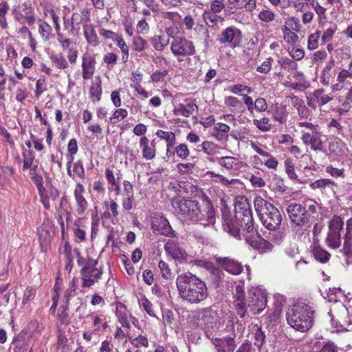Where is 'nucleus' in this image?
<instances>
[{"mask_svg": "<svg viewBox=\"0 0 352 352\" xmlns=\"http://www.w3.org/2000/svg\"><path fill=\"white\" fill-rule=\"evenodd\" d=\"M171 204L175 213L186 222L199 223L204 227L215 223V211L210 202L201 205L195 200L175 199Z\"/></svg>", "mask_w": 352, "mask_h": 352, "instance_id": "obj_1", "label": "nucleus"}, {"mask_svg": "<svg viewBox=\"0 0 352 352\" xmlns=\"http://www.w3.org/2000/svg\"><path fill=\"white\" fill-rule=\"evenodd\" d=\"M234 212L236 219L242 228V234L247 243L261 253L272 250L273 245L258 236L257 230L254 225L250 205L246 199L236 202Z\"/></svg>", "mask_w": 352, "mask_h": 352, "instance_id": "obj_2", "label": "nucleus"}, {"mask_svg": "<svg viewBox=\"0 0 352 352\" xmlns=\"http://www.w3.org/2000/svg\"><path fill=\"white\" fill-rule=\"evenodd\" d=\"M175 283L179 298L186 302L198 304L208 297L206 283L191 272L179 274Z\"/></svg>", "mask_w": 352, "mask_h": 352, "instance_id": "obj_3", "label": "nucleus"}, {"mask_svg": "<svg viewBox=\"0 0 352 352\" xmlns=\"http://www.w3.org/2000/svg\"><path fill=\"white\" fill-rule=\"evenodd\" d=\"M314 310L305 302H298L287 311L288 324L294 329L306 332L313 325Z\"/></svg>", "mask_w": 352, "mask_h": 352, "instance_id": "obj_4", "label": "nucleus"}, {"mask_svg": "<svg viewBox=\"0 0 352 352\" xmlns=\"http://www.w3.org/2000/svg\"><path fill=\"white\" fill-rule=\"evenodd\" d=\"M255 210L263 226L269 230H278L282 221L281 214L271 203L257 196L254 200Z\"/></svg>", "mask_w": 352, "mask_h": 352, "instance_id": "obj_5", "label": "nucleus"}, {"mask_svg": "<svg viewBox=\"0 0 352 352\" xmlns=\"http://www.w3.org/2000/svg\"><path fill=\"white\" fill-rule=\"evenodd\" d=\"M98 261L89 259L86 265L80 270L82 279V287L89 288L93 286L100 279L102 274V270L96 267Z\"/></svg>", "mask_w": 352, "mask_h": 352, "instance_id": "obj_6", "label": "nucleus"}, {"mask_svg": "<svg viewBox=\"0 0 352 352\" xmlns=\"http://www.w3.org/2000/svg\"><path fill=\"white\" fill-rule=\"evenodd\" d=\"M249 312L252 315L260 314L267 305V294L261 287H253L249 291L248 295Z\"/></svg>", "mask_w": 352, "mask_h": 352, "instance_id": "obj_7", "label": "nucleus"}, {"mask_svg": "<svg viewBox=\"0 0 352 352\" xmlns=\"http://www.w3.org/2000/svg\"><path fill=\"white\" fill-rule=\"evenodd\" d=\"M286 212L292 224L302 228L306 226L310 219V214L305 210L300 204L290 203L286 208Z\"/></svg>", "mask_w": 352, "mask_h": 352, "instance_id": "obj_8", "label": "nucleus"}, {"mask_svg": "<svg viewBox=\"0 0 352 352\" xmlns=\"http://www.w3.org/2000/svg\"><path fill=\"white\" fill-rule=\"evenodd\" d=\"M343 226L344 222L340 217L335 216L329 221V232L326 238V243L329 248L336 249L340 246V231L343 229Z\"/></svg>", "mask_w": 352, "mask_h": 352, "instance_id": "obj_9", "label": "nucleus"}, {"mask_svg": "<svg viewBox=\"0 0 352 352\" xmlns=\"http://www.w3.org/2000/svg\"><path fill=\"white\" fill-rule=\"evenodd\" d=\"M170 50L176 56H192L196 52L192 41L181 37L173 39L171 42Z\"/></svg>", "mask_w": 352, "mask_h": 352, "instance_id": "obj_10", "label": "nucleus"}, {"mask_svg": "<svg viewBox=\"0 0 352 352\" xmlns=\"http://www.w3.org/2000/svg\"><path fill=\"white\" fill-rule=\"evenodd\" d=\"M234 306L236 314L240 318L245 319L249 317V307L248 299L245 298L243 286L237 285L235 287Z\"/></svg>", "mask_w": 352, "mask_h": 352, "instance_id": "obj_11", "label": "nucleus"}, {"mask_svg": "<svg viewBox=\"0 0 352 352\" xmlns=\"http://www.w3.org/2000/svg\"><path fill=\"white\" fill-rule=\"evenodd\" d=\"M16 21L22 22L23 20L30 25L35 22L34 9L30 3L25 2L15 6L12 10Z\"/></svg>", "mask_w": 352, "mask_h": 352, "instance_id": "obj_12", "label": "nucleus"}, {"mask_svg": "<svg viewBox=\"0 0 352 352\" xmlns=\"http://www.w3.org/2000/svg\"><path fill=\"white\" fill-rule=\"evenodd\" d=\"M300 140L305 146H309L314 151H322L323 149L322 134L318 130L314 131L302 130Z\"/></svg>", "mask_w": 352, "mask_h": 352, "instance_id": "obj_13", "label": "nucleus"}, {"mask_svg": "<svg viewBox=\"0 0 352 352\" xmlns=\"http://www.w3.org/2000/svg\"><path fill=\"white\" fill-rule=\"evenodd\" d=\"M153 232L166 236H175V231L172 229L168 221L162 215H155L151 222Z\"/></svg>", "mask_w": 352, "mask_h": 352, "instance_id": "obj_14", "label": "nucleus"}, {"mask_svg": "<svg viewBox=\"0 0 352 352\" xmlns=\"http://www.w3.org/2000/svg\"><path fill=\"white\" fill-rule=\"evenodd\" d=\"M164 250L166 254L174 260L181 263L188 261V254L185 250L180 247L179 243L173 239L168 240L164 245Z\"/></svg>", "mask_w": 352, "mask_h": 352, "instance_id": "obj_15", "label": "nucleus"}, {"mask_svg": "<svg viewBox=\"0 0 352 352\" xmlns=\"http://www.w3.org/2000/svg\"><path fill=\"white\" fill-rule=\"evenodd\" d=\"M89 11L87 8H83L80 12H74L70 19L69 34L73 36L77 35L80 25L84 22L89 21Z\"/></svg>", "mask_w": 352, "mask_h": 352, "instance_id": "obj_16", "label": "nucleus"}, {"mask_svg": "<svg viewBox=\"0 0 352 352\" xmlns=\"http://www.w3.org/2000/svg\"><path fill=\"white\" fill-rule=\"evenodd\" d=\"M223 226L224 230L229 232L232 236L236 239H241L240 223L234 216V219H232L229 212L223 211L222 212Z\"/></svg>", "mask_w": 352, "mask_h": 352, "instance_id": "obj_17", "label": "nucleus"}, {"mask_svg": "<svg viewBox=\"0 0 352 352\" xmlns=\"http://www.w3.org/2000/svg\"><path fill=\"white\" fill-rule=\"evenodd\" d=\"M241 38V31L235 27H228L223 30L219 35L218 41L221 44H233L236 45Z\"/></svg>", "mask_w": 352, "mask_h": 352, "instance_id": "obj_18", "label": "nucleus"}, {"mask_svg": "<svg viewBox=\"0 0 352 352\" xmlns=\"http://www.w3.org/2000/svg\"><path fill=\"white\" fill-rule=\"evenodd\" d=\"M216 262L226 272L232 275L240 274L243 269L241 263L230 257H217Z\"/></svg>", "mask_w": 352, "mask_h": 352, "instance_id": "obj_19", "label": "nucleus"}, {"mask_svg": "<svg viewBox=\"0 0 352 352\" xmlns=\"http://www.w3.org/2000/svg\"><path fill=\"white\" fill-rule=\"evenodd\" d=\"M96 58L94 55L85 53L82 56V76L84 80L92 78L96 70Z\"/></svg>", "mask_w": 352, "mask_h": 352, "instance_id": "obj_20", "label": "nucleus"}, {"mask_svg": "<svg viewBox=\"0 0 352 352\" xmlns=\"http://www.w3.org/2000/svg\"><path fill=\"white\" fill-rule=\"evenodd\" d=\"M251 148L256 152L258 155L267 157V160L264 162V164L270 169L276 170L278 161L277 159L272 156L270 153L265 151L266 147L260 144H257L254 142H250V143Z\"/></svg>", "mask_w": 352, "mask_h": 352, "instance_id": "obj_21", "label": "nucleus"}, {"mask_svg": "<svg viewBox=\"0 0 352 352\" xmlns=\"http://www.w3.org/2000/svg\"><path fill=\"white\" fill-rule=\"evenodd\" d=\"M185 103H179L174 107L173 113L177 116L190 117L197 111V105L191 100L186 99Z\"/></svg>", "mask_w": 352, "mask_h": 352, "instance_id": "obj_22", "label": "nucleus"}, {"mask_svg": "<svg viewBox=\"0 0 352 352\" xmlns=\"http://www.w3.org/2000/svg\"><path fill=\"white\" fill-rule=\"evenodd\" d=\"M84 192L85 188L83 185L78 183L74 189V196L76 204V210L78 215L83 214L88 207V202L83 195Z\"/></svg>", "mask_w": 352, "mask_h": 352, "instance_id": "obj_23", "label": "nucleus"}, {"mask_svg": "<svg viewBox=\"0 0 352 352\" xmlns=\"http://www.w3.org/2000/svg\"><path fill=\"white\" fill-rule=\"evenodd\" d=\"M140 147L142 149V157L144 159L151 160L155 157L156 145L155 140L150 142L146 136H143L140 140Z\"/></svg>", "mask_w": 352, "mask_h": 352, "instance_id": "obj_24", "label": "nucleus"}, {"mask_svg": "<svg viewBox=\"0 0 352 352\" xmlns=\"http://www.w3.org/2000/svg\"><path fill=\"white\" fill-rule=\"evenodd\" d=\"M268 111L272 114L273 120L275 122L280 124H284L287 122L288 112L285 105L276 103L270 107Z\"/></svg>", "mask_w": 352, "mask_h": 352, "instance_id": "obj_25", "label": "nucleus"}, {"mask_svg": "<svg viewBox=\"0 0 352 352\" xmlns=\"http://www.w3.org/2000/svg\"><path fill=\"white\" fill-rule=\"evenodd\" d=\"M214 344L218 352H233L236 348L235 341L233 338H217Z\"/></svg>", "mask_w": 352, "mask_h": 352, "instance_id": "obj_26", "label": "nucleus"}, {"mask_svg": "<svg viewBox=\"0 0 352 352\" xmlns=\"http://www.w3.org/2000/svg\"><path fill=\"white\" fill-rule=\"evenodd\" d=\"M83 34L89 45L92 47L99 45V38L93 25L83 24Z\"/></svg>", "mask_w": 352, "mask_h": 352, "instance_id": "obj_27", "label": "nucleus"}, {"mask_svg": "<svg viewBox=\"0 0 352 352\" xmlns=\"http://www.w3.org/2000/svg\"><path fill=\"white\" fill-rule=\"evenodd\" d=\"M230 130V127L226 124L217 122L214 124L212 129L211 135L219 141L226 140Z\"/></svg>", "mask_w": 352, "mask_h": 352, "instance_id": "obj_28", "label": "nucleus"}, {"mask_svg": "<svg viewBox=\"0 0 352 352\" xmlns=\"http://www.w3.org/2000/svg\"><path fill=\"white\" fill-rule=\"evenodd\" d=\"M116 315L121 325L126 329H130V322L127 318V309L126 305L119 302L116 303Z\"/></svg>", "mask_w": 352, "mask_h": 352, "instance_id": "obj_29", "label": "nucleus"}, {"mask_svg": "<svg viewBox=\"0 0 352 352\" xmlns=\"http://www.w3.org/2000/svg\"><path fill=\"white\" fill-rule=\"evenodd\" d=\"M216 161L219 166H221L223 168H225L227 170L236 169L239 167V162L234 157L226 156L217 157L216 159Z\"/></svg>", "mask_w": 352, "mask_h": 352, "instance_id": "obj_30", "label": "nucleus"}, {"mask_svg": "<svg viewBox=\"0 0 352 352\" xmlns=\"http://www.w3.org/2000/svg\"><path fill=\"white\" fill-rule=\"evenodd\" d=\"M314 96H315V100L318 101V104L319 106H323L328 102H331L334 96L332 93L325 94L324 89H317L314 92Z\"/></svg>", "mask_w": 352, "mask_h": 352, "instance_id": "obj_31", "label": "nucleus"}, {"mask_svg": "<svg viewBox=\"0 0 352 352\" xmlns=\"http://www.w3.org/2000/svg\"><path fill=\"white\" fill-rule=\"evenodd\" d=\"M202 319L208 328L212 327L217 321V311L210 307L205 309L203 311Z\"/></svg>", "mask_w": 352, "mask_h": 352, "instance_id": "obj_32", "label": "nucleus"}, {"mask_svg": "<svg viewBox=\"0 0 352 352\" xmlns=\"http://www.w3.org/2000/svg\"><path fill=\"white\" fill-rule=\"evenodd\" d=\"M67 151L72 155L69 162L67 164V173L70 177H74V174L72 173L71 166L72 163L74 160L73 155H75L78 151V144L76 139H71L67 144Z\"/></svg>", "mask_w": 352, "mask_h": 352, "instance_id": "obj_33", "label": "nucleus"}, {"mask_svg": "<svg viewBox=\"0 0 352 352\" xmlns=\"http://www.w3.org/2000/svg\"><path fill=\"white\" fill-rule=\"evenodd\" d=\"M151 42L155 50L162 52L168 45L169 39L166 38L164 34L155 35L151 38Z\"/></svg>", "mask_w": 352, "mask_h": 352, "instance_id": "obj_34", "label": "nucleus"}, {"mask_svg": "<svg viewBox=\"0 0 352 352\" xmlns=\"http://www.w3.org/2000/svg\"><path fill=\"white\" fill-rule=\"evenodd\" d=\"M12 344L13 345L14 352H23L27 349L28 344L25 339V336L22 334H19L16 336L12 342Z\"/></svg>", "mask_w": 352, "mask_h": 352, "instance_id": "obj_35", "label": "nucleus"}, {"mask_svg": "<svg viewBox=\"0 0 352 352\" xmlns=\"http://www.w3.org/2000/svg\"><path fill=\"white\" fill-rule=\"evenodd\" d=\"M254 125L262 132H268L272 128L270 120L267 117H263L261 119H254Z\"/></svg>", "mask_w": 352, "mask_h": 352, "instance_id": "obj_36", "label": "nucleus"}, {"mask_svg": "<svg viewBox=\"0 0 352 352\" xmlns=\"http://www.w3.org/2000/svg\"><path fill=\"white\" fill-rule=\"evenodd\" d=\"M337 184L329 179H320L318 180H316L315 182H312L310 185V187L312 189H325L326 188H333V187L336 186Z\"/></svg>", "mask_w": 352, "mask_h": 352, "instance_id": "obj_37", "label": "nucleus"}, {"mask_svg": "<svg viewBox=\"0 0 352 352\" xmlns=\"http://www.w3.org/2000/svg\"><path fill=\"white\" fill-rule=\"evenodd\" d=\"M38 234L41 244L47 245L53 239L54 234L42 226L38 229Z\"/></svg>", "mask_w": 352, "mask_h": 352, "instance_id": "obj_38", "label": "nucleus"}, {"mask_svg": "<svg viewBox=\"0 0 352 352\" xmlns=\"http://www.w3.org/2000/svg\"><path fill=\"white\" fill-rule=\"evenodd\" d=\"M334 65V60H331L327 63L322 71L320 76V82L324 85H328L331 78V71Z\"/></svg>", "mask_w": 352, "mask_h": 352, "instance_id": "obj_39", "label": "nucleus"}, {"mask_svg": "<svg viewBox=\"0 0 352 352\" xmlns=\"http://www.w3.org/2000/svg\"><path fill=\"white\" fill-rule=\"evenodd\" d=\"M102 94L101 80L93 82L89 89V95L94 101H100Z\"/></svg>", "mask_w": 352, "mask_h": 352, "instance_id": "obj_40", "label": "nucleus"}, {"mask_svg": "<svg viewBox=\"0 0 352 352\" xmlns=\"http://www.w3.org/2000/svg\"><path fill=\"white\" fill-rule=\"evenodd\" d=\"M156 135L159 138L164 140L166 142V144H168V147L173 146L176 140L175 134L171 131H164L163 130H158L156 132Z\"/></svg>", "mask_w": 352, "mask_h": 352, "instance_id": "obj_41", "label": "nucleus"}, {"mask_svg": "<svg viewBox=\"0 0 352 352\" xmlns=\"http://www.w3.org/2000/svg\"><path fill=\"white\" fill-rule=\"evenodd\" d=\"M114 42L116 43L118 47H120L122 52V60L124 63H126L129 59V47L126 45V42L123 39L121 35H118L115 39Z\"/></svg>", "mask_w": 352, "mask_h": 352, "instance_id": "obj_42", "label": "nucleus"}, {"mask_svg": "<svg viewBox=\"0 0 352 352\" xmlns=\"http://www.w3.org/2000/svg\"><path fill=\"white\" fill-rule=\"evenodd\" d=\"M278 62L283 69L288 72L296 70L298 68V64L288 57H280Z\"/></svg>", "mask_w": 352, "mask_h": 352, "instance_id": "obj_43", "label": "nucleus"}, {"mask_svg": "<svg viewBox=\"0 0 352 352\" xmlns=\"http://www.w3.org/2000/svg\"><path fill=\"white\" fill-rule=\"evenodd\" d=\"M312 252L315 258L321 263H326L329 259L330 254L319 246L314 247Z\"/></svg>", "mask_w": 352, "mask_h": 352, "instance_id": "obj_44", "label": "nucleus"}, {"mask_svg": "<svg viewBox=\"0 0 352 352\" xmlns=\"http://www.w3.org/2000/svg\"><path fill=\"white\" fill-rule=\"evenodd\" d=\"M50 58L52 63L58 69H64L69 67L67 60L61 54H54Z\"/></svg>", "mask_w": 352, "mask_h": 352, "instance_id": "obj_45", "label": "nucleus"}, {"mask_svg": "<svg viewBox=\"0 0 352 352\" xmlns=\"http://www.w3.org/2000/svg\"><path fill=\"white\" fill-rule=\"evenodd\" d=\"M9 6L7 2L3 1L1 3L0 8V27L6 30L8 28V24L7 22V19L6 15L9 10Z\"/></svg>", "mask_w": 352, "mask_h": 352, "instance_id": "obj_46", "label": "nucleus"}, {"mask_svg": "<svg viewBox=\"0 0 352 352\" xmlns=\"http://www.w3.org/2000/svg\"><path fill=\"white\" fill-rule=\"evenodd\" d=\"M23 169H31L34 167V155L31 150H26L23 153Z\"/></svg>", "mask_w": 352, "mask_h": 352, "instance_id": "obj_47", "label": "nucleus"}, {"mask_svg": "<svg viewBox=\"0 0 352 352\" xmlns=\"http://www.w3.org/2000/svg\"><path fill=\"white\" fill-rule=\"evenodd\" d=\"M302 208H305V210L307 211V213L310 215L311 214H316L317 212V207L318 206V204L311 199H307L302 201L300 204Z\"/></svg>", "mask_w": 352, "mask_h": 352, "instance_id": "obj_48", "label": "nucleus"}, {"mask_svg": "<svg viewBox=\"0 0 352 352\" xmlns=\"http://www.w3.org/2000/svg\"><path fill=\"white\" fill-rule=\"evenodd\" d=\"M285 172L288 177L292 180L296 179L298 176L295 173L294 164L291 158H287L284 162Z\"/></svg>", "mask_w": 352, "mask_h": 352, "instance_id": "obj_49", "label": "nucleus"}, {"mask_svg": "<svg viewBox=\"0 0 352 352\" xmlns=\"http://www.w3.org/2000/svg\"><path fill=\"white\" fill-rule=\"evenodd\" d=\"M158 267L160 270L162 277L166 280L171 279L173 278V274L169 267L168 263L164 261H160L158 263Z\"/></svg>", "mask_w": 352, "mask_h": 352, "instance_id": "obj_50", "label": "nucleus"}, {"mask_svg": "<svg viewBox=\"0 0 352 352\" xmlns=\"http://www.w3.org/2000/svg\"><path fill=\"white\" fill-rule=\"evenodd\" d=\"M51 30L52 28L47 23L42 21L40 22L38 25V32L44 40H49Z\"/></svg>", "mask_w": 352, "mask_h": 352, "instance_id": "obj_51", "label": "nucleus"}, {"mask_svg": "<svg viewBox=\"0 0 352 352\" xmlns=\"http://www.w3.org/2000/svg\"><path fill=\"white\" fill-rule=\"evenodd\" d=\"M139 304L145 311L152 317H156L153 309V304L145 297L139 300Z\"/></svg>", "mask_w": 352, "mask_h": 352, "instance_id": "obj_52", "label": "nucleus"}, {"mask_svg": "<svg viewBox=\"0 0 352 352\" xmlns=\"http://www.w3.org/2000/svg\"><path fill=\"white\" fill-rule=\"evenodd\" d=\"M329 128L333 129L334 132L342 137L345 136L344 127L341 124L340 121L337 119L332 118L328 124Z\"/></svg>", "mask_w": 352, "mask_h": 352, "instance_id": "obj_53", "label": "nucleus"}, {"mask_svg": "<svg viewBox=\"0 0 352 352\" xmlns=\"http://www.w3.org/2000/svg\"><path fill=\"white\" fill-rule=\"evenodd\" d=\"M146 42L141 36H136L133 38L132 42V48L135 52H142L144 50Z\"/></svg>", "mask_w": 352, "mask_h": 352, "instance_id": "obj_54", "label": "nucleus"}, {"mask_svg": "<svg viewBox=\"0 0 352 352\" xmlns=\"http://www.w3.org/2000/svg\"><path fill=\"white\" fill-rule=\"evenodd\" d=\"M320 37V32H316L309 36L307 47L310 50L316 49L318 46V40Z\"/></svg>", "mask_w": 352, "mask_h": 352, "instance_id": "obj_55", "label": "nucleus"}, {"mask_svg": "<svg viewBox=\"0 0 352 352\" xmlns=\"http://www.w3.org/2000/svg\"><path fill=\"white\" fill-rule=\"evenodd\" d=\"M168 74L167 69L156 70L151 76V80L153 82H163Z\"/></svg>", "mask_w": 352, "mask_h": 352, "instance_id": "obj_56", "label": "nucleus"}, {"mask_svg": "<svg viewBox=\"0 0 352 352\" xmlns=\"http://www.w3.org/2000/svg\"><path fill=\"white\" fill-rule=\"evenodd\" d=\"M128 116V111L125 109H117L113 113L111 118L112 123H116L120 120L126 118Z\"/></svg>", "mask_w": 352, "mask_h": 352, "instance_id": "obj_57", "label": "nucleus"}, {"mask_svg": "<svg viewBox=\"0 0 352 352\" xmlns=\"http://www.w3.org/2000/svg\"><path fill=\"white\" fill-rule=\"evenodd\" d=\"M175 153L178 157L186 159L189 156L190 152L186 144H179L175 148Z\"/></svg>", "mask_w": 352, "mask_h": 352, "instance_id": "obj_58", "label": "nucleus"}, {"mask_svg": "<svg viewBox=\"0 0 352 352\" xmlns=\"http://www.w3.org/2000/svg\"><path fill=\"white\" fill-rule=\"evenodd\" d=\"M67 336L63 333H59L57 340L58 349H60L62 352H67L69 350V347L67 345Z\"/></svg>", "mask_w": 352, "mask_h": 352, "instance_id": "obj_59", "label": "nucleus"}, {"mask_svg": "<svg viewBox=\"0 0 352 352\" xmlns=\"http://www.w3.org/2000/svg\"><path fill=\"white\" fill-rule=\"evenodd\" d=\"M47 90V84L45 78H39L36 83L35 96L39 98L40 96Z\"/></svg>", "mask_w": 352, "mask_h": 352, "instance_id": "obj_60", "label": "nucleus"}, {"mask_svg": "<svg viewBox=\"0 0 352 352\" xmlns=\"http://www.w3.org/2000/svg\"><path fill=\"white\" fill-rule=\"evenodd\" d=\"M36 295V289L33 287H27L23 293L22 303L25 305L32 300Z\"/></svg>", "mask_w": 352, "mask_h": 352, "instance_id": "obj_61", "label": "nucleus"}, {"mask_svg": "<svg viewBox=\"0 0 352 352\" xmlns=\"http://www.w3.org/2000/svg\"><path fill=\"white\" fill-rule=\"evenodd\" d=\"M73 172L80 179H84L85 169L82 165V162L80 160H78L77 162L73 164Z\"/></svg>", "mask_w": 352, "mask_h": 352, "instance_id": "obj_62", "label": "nucleus"}, {"mask_svg": "<svg viewBox=\"0 0 352 352\" xmlns=\"http://www.w3.org/2000/svg\"><path fill=\"white\" fill-rule=\"evenodd\" d=\"M104 205L107 210L111 212V215L116 218L118 214V205L114 200L106 201L104 202Z\"/></svg>", "mask_w": 352, "mask_h": 352, "instance_id": "obj_63", "label": "nucleus"}, {"mask_svg": "<svg viewBox=\"0 0 352 352\" xmlns=\"http://www.w3.org/2000/svg\"><path fill=\"white\" fill-rule=\"evenodd\" d=\"M275 14L268 10H263L258 14V19L263 22H270L274 19Z\"/></svg>", "mask_w": 352, "mask_h": 352, "instance_id": "obj_64", "label": "nucleus"}]
</instances>
